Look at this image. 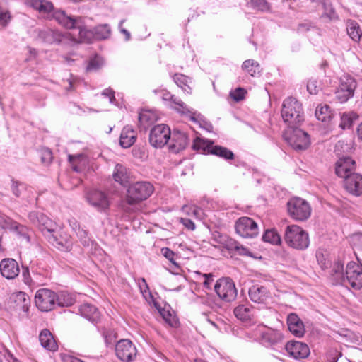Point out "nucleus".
I'll return each instance as SVG.
<instances>
[{
  "label": "nucleus",
  "instance_id": "obj_63",
  "mask_svg": "<svg viewBox=\"0 0 362 362\" xmlns=\"http://www.w3.org/2000/svg\"><path fill=\"white\" fill-rule=\"evenodd\" d=\"M4 250H5L1 245V238L0 237V256L4 255Z\"/></svg>",
  "mask_w": 362,
  "mask_h": 362
},
{
  "label": "nucleus",
  "instance_id": "obj_29",
  "mask_svg": "<svg viewBox=\"0 0 362 362\" xmlns=\"http://www.w3.org/2000/svg\"><path fill=\"white\" fill-rule=\"evenodd\" d=\"M27 5L45 16H49L54 10L52 3L47 0H28Z\"/></svg>",
  "mask_w": 362,
  "mask_h": 362
},
{
  "label": "nucleus",
  "instance_id": "obj_3",
  "mask_svg": "<svg viewBox=\"0 0 362 362\" xmlns=\"http://www.w3.org/2000/svg\"><path fill=\"white\" fill-rule=\"evenodd\" d=\"M53 18L62 26L68 29L78 28L79 37L82 42H90L93 33L83 28L81 17L67 15L64 11H56L52 14Z\"/></svg>",
  "mask_w": 362,
  "mask_h": 362
},
{
  "label": "nucleus",
  "instance_id": "obj_26",
  "mask_svg": "<svg viewBox=\"0 0 362 362\" xmlns=\"http://www.w3.org/2000/svg\"><path fill=\"white\" fill-rule=\"evenodd\" d=\"M249 296L252 302L264 304L270 298V293L266 287L256 284L250 288Z\"/></svg>",
  "mask_w": 362,
  "mask_h": 362
},
{
  "label": "nucleus",
  "instance_id": "obj_33",
  "mask_svg": "<svg viewBox=\"0 0 362 362\" xmlns=\"http://www.w3.org/2000/svg\"><path fill=\"white\" fill-rule=\"evenodd\" d=\"M169 99L174 104L173 106V108L182 114L189 115L191 120L197 121L196 113L188 109L185 104L180 99L175 97L174 95H170Z\"/></svg>",
  "mask_w": 362,
  "mask_h": 362
},
{
  "label": "nucleus",
  "instance_id": "obj_6",
  "mask_svg": "<svg viewBox=\"0 0 362 362\" xmlns=\"http://www.w3.org/2000/svg\"><path fill=\"white\" fill-rule=\"evenodd\" d=\"M287 211L293 220L304 221L310 216L312 210L306 200L300 197H293L287 202Z\"/></svg>",
  "mask_w": 362,
  "mask_h": 362
},
{
  "label": "nucleus",
  "instance_id": "obj_52",
  "mask_svg": "<svg viewBox=\"0 0 362 362\" xmlns=\"http://www.w3.org/2000/svg\"><path fill=\"white\" fill-rule=\"evenodd\" d=\"M11 14L8 11H0V25L5 27L11 20Z\"/></svg>",
  "mask_w": 362,
  "mask_h": 362
},
{
  "label": "nucleus",
  "instance_id": "obj_38",
  "mask_svg": "<svg viewBox=\"0 0 362 362\" xmlns=\"http://www.w3.org/2000/svg\"><path fill=\"white\" fill-rule=\"evenodd\" d=\"M75 298L71 294L66 291H62L57 294V300L56 305L59 307H69L74 305Z\"/></svg>",
  "mask_w": 362,
  "mask_h": 362
},
{
  "label": "nucleus",
  "instance_id": "obj_54",
  "mask_svg": "<svg viewBox=\"0 0 362 362\" xmlns=\"http://www.w3.org/2000/svg\"><path fill=\"white\" fill-rule=\"evenodd\" d=\"M76 234L81 239L83 245L88 243V232L86 230L79 228Z\"/></svg>",
  "mask_w": 362,
  "mask_h": 362
},
{
  "label": "nucleus",
  "instance_id": "obj_50",
  "mask_svg": "<svg viewBox=\"0 0 362 362\" xmlns=\"http://www.w3.org/2000/svg\"><path fill=\"white\" fill-rule=\"evenodd\" d=\"M320 87L317 86V81L315 79H310L307 84V90L312 95H316L318 93Z\"/></svg>",
  "mask_w": 362,
  "mask_h": 362
},
{
  "label": "nucleus",
  "instance_id": "obj_61",
  "mask_svg": "<svg viewBox=\"0 0 362 362\" xmlns=\"http://www.w3.org/2000/svg\"><path fill=\"white\" fill-rule=\"evenodd\" d=\"M357 132L359 139L362 141V123L358 126Z\"/></svg>",
  "mask_w": 362,
  "mask_h": 362
},
{
  "label": "nucleus",
  "instance_id": "obj_56",
  "mask_svg": "<svg viewBox=\"0 0 362 362\" xmlns=\"http://www.w3.org/2000/svg\"><path fill=\"white\" fill-rule=\"evenodd\" d=\"M102 95L108 97L110 103H112L115 100V92L110 88L105 89L103 91Z\"/></svg>",
  "mask_w": 362,
  "mask_h": 362
},
{
  "label": "nucleus",
  "instance_id": "obj_24",
  "mask_svg": "<svg viewBox=\"0 0 362 362\" xmlns=\"http://www.w3.org/2000/svg\"><path fill=\"white\" fill-rule=\"evenodd\" d=\"M49 243L62 251H70L72 248L71 237L66 233L57 235L54 233L47 235Z\"/></svg>",
  "mask_w": 362,
  "mask_h": 362
},
{
  "label": "nucleus",
  "instance_id": "obj_40",
  "mask_svg": "<svg viewBox=\"0 0 362 362\" xmlns=\"http://www.w3.org/2000/svg\"><path fill=\"white\" fill-rule=\"evenodd\" d=\"M262 239L264 242L276 245H279L281 242V236L274 229L266 230L262 236Z\"/></svg>",
  "mask_w": 362,
  "mask_h": 362
},
{
  "label": "nucleus",
  "instance_id": "obj_58",
  "mask_svg": "<svg viewBox=\"0 0 362 362\" xmlns=\"http://www.w3.org/2000/svg\"><path fill=\"white\" fill-rule=\"evenodd\" d=\"M142 284L139 285L140 290L142 293H146L147 291H148V286L147 285V283L145 280V279H141Z\"/></svg>",
  "mask_w": 362,
  "mask_h": 362
},
{
  "label": "nucleus",
  "instance_id": "obj_35",
  "mask_svg": "<svg viewBox=\"0 0 362 362\" xmlns=\"http://www.w3.org/2000/svg\"><path fill=\"white\" fill-rule=\"evenodd\" d=\"M233 313L235 317L242 321H248L253 316L251 308L244 305L237 306Z\"/></svg>",
  "mask_w": 362,
  "mask_h": 362
},
{
  "label": "nucleus",
  "instance_id": "obj_23",
  "mask_svg": "<svg viewBox=\"0 0 362 362\" xmlns=\"http://www.w3.org/2000/svg\"><path fill=\"white\" fill-rule=\"evenodd\" d=\"M288 354L296 359L305 358L310 354L309 347L300 341H291L286 344Z\"/></svg>",
  "mask_w": 362,
  "mask_h": 362
},
{
  "label": "nucleus",
  "instance_id": "obj_57",
  "mask_svg": "<svg viewBox=\"0 0 362 362\" xmlns=\"http://www.w3.org/2000/svg\"><path fill=\"white\" fill-rule=\"evenodd\" d=\"M124 20H122V21L119 22V30H120V32H121L122 34H124V36H125V40H126L127 41H128V40H130V38H131V35H130V33H129L127 30H126V29H124V28H122V24L124 23Z\"/></svg>",
  "mask_w": 362,
  "mask_h": 362
},
{
  "label": "nucleus",
  "instance_id": "obj_44",
  "mask_svg": "<svg viewBox=\"0 0 362 362\" xmlns=\"http://www.w3.org/2000/svg\"><path fill=\"white\" fill-rule=\"evenodd\" d=\"M103 64L102 58L96 56L94 58L91 59L87 66V71H97L99 69Z\"/></svg>",
  "mask_w": 362,
  "mask_h": 362
},
{
  "label": "nucleus",
  "instance_id": "obj_51",
  "mask_svg": "<svg viewBox=\"0 0 362 362\" xmlns=\"http://www.w3.org/2000/svg\"><path fill=\"white\" fill-rule=\"evenodd\" d=\"M163 255L168 259L171 263L177 265L175 260V252L168 247H164L161 250Z\"/></svg>",
  "mask_w": 362,
  "mask_h": 362
},
{
  "label": "nucleus",
  "instance_id": "obj_11",
  "mask_svg": "<svg viewBox=\"0 0 362 362\" xmlns=\"http://www.w3.org/2000/svg\"><path fill=\"white\" fill-rule=\"evenodd\" d=\"M214 291L218 296L226 302L233 301L238 294L234 282L228 277L217 280L214 285Z\"/></svg>",
  "mask_w": 362,
  "mask_h": 362
},
{
  "label": "nucleus",
  "instance_id": "obj_42",
  "mask_svg": "<svg viewBox=\"0 0 362 362\" xmlns=\"http://www.w3.org/2000/svg\"><path fill=\"white\" fill-rule=\"evenodd\" d=\"M155 120V115L149 111H143L139 115V122L144 127L146 128V124H150Z\"/></svg>",
  "mask_w": 362,
  "mask_h": 362
},
{
  "label": "nucleus",
  "instance_id": "obj_47",
  "mask_svg": "<svg viewBox=\"0 0 362 362\" xmlns=\"http://www.w3.org/2000/svg\"><path fill=\"white\" fill-rule=\"evenodd\" d=\"M353 123V117L351 114L344 113L341 117V123L339 127L342 129H349L351 127Z\"/></svg>",
  "mask_w": 362,
  "mask_h": 362
},
{
  "label": "nucleus",
  "instance_id": "obj_4",
  "mask_svg": "<svg viewBox=\"0 0 362 362\" xmlns=\"http://www.w3.org/2000/svg\"><path fill=\"white\" fill-rule=\"evenodd\" d=\"M284 238L286 243L292 248L305 250L309 246L308 233L297 225L288 226Z\"/></svg>",
  "mask_w": 362,
  "mask_h": 362
},
{
  "label": "nucleus",
  "instance_id": "obj_27",
  "mask_svg": "<svg viewBox=\"0 0 362 362\" xmlns=\"http://www.w3.org/2000/svg\"><path fill=\"white\" fill-rule=\"evenodd\" d=\"M287 325L289 331L296 337H301L304 335V324L296 314L291 313L288 315Z\"/></svg>",
  "mask_w": 362,
  "mask_h": 362
},
{
  "label": "nucleus",
  "instance_id": "obj_20",
  "mask_svg": "<svg viewBox=\"0 0 362 362\" xmlns=\"http://www.w3.org/2000/svg\"><path fill=\"white\" fill-rule=\"evenodd\" d=\"M343 186L349 194L359 197L362 195V175L356 173L344 180Z\"/></svg>",
  "mask_w": 362,
  "mask_h": 362
},
{
  "label": "nucleus",
  "instance_id": "obj_37",
  "mask_svg": "<svg viewBox=\"0 0 362 362\" xmlns=\"http://www.w3.org/2000/svg\"><path fill=\"white\" fill-rule=\"evenodd\" d=\"M316 118L322 122H329L332 117V113L327 105H318L315 112Z\"/></svg>",
  "mask_w": 362,
  "mask_h": 362
},
{
  "label": "nucleus",
  "instance_id": "obj_36",
  "mask_svg": "<svg viewBox=\"0 0 362 362\" xmlns=\"http://www.w3.org/2000/svg\"><path fill=\"white\" fill-rule=\"evenodd\" d=\"M112 177L115 181L122 185H124L127 182L128 178L126 167L122 164H117L115 167Z\"/></svg>",
  "mask_w": 362,
  "mask_h": 362
},
{
  "label": "nucleus",
  "instance_id": "obj_15",
  "mask_svg": "<svg viewBox=\"0 0 362 362\" xmlns=\"http://www.w3.org/2000/svg\"><path fill=\"white\" fill-rule=\"evenodd\" d=\"M117 357L123 362L133 361L137 355V349L129 339H121L115 345Z\"/></svg>",
  "mask_w": 362,
  "mask_h": 362
},
{
  "label": "nucleus",
  "instance_id": "obj_1",
  "mask_svg": "<svg viewBox=\"0 0 362 362\" xmlns=\"http://www.w3.org/2000/svg\"><path fill=\"white\" fill-rule=\"evenodd\" d=\"M281 116L284 122L287 124L288 129L300 126L304 121L302 105L293 97L284 100L282 105Z\"/></svg>",
  "mask_w": 362,
  "mask_h": 362
},
{
  "label": "nucleus",
  "instance_id": "obj_64",
  "mask_svg": "<svg viewBox=\"0 0 362 362\" xmlns=\"http://www.w3.org/2000/svg\"><path fill=\"white\" fill-rule=\"evenodd\" d=\"M194 362H207L202 358H196L194 359Z\"/></svg>",
  "mask_w": 362,
  "mask_h": 362
},
{
  "label": "nucleus",
  "instance_id": "obj_17",
  "mask_svg": "<svg viewBox=\"0 0 362 362\" xmlns=\"http://www.w3.org/2000/svg\"><path fill=\"white\" fill-rule=\"evenodd\" d=\"M1 220V223L4 225L3 230H9L15 233L19 238L25 240L27 243L30 242V230L26 226L18 223L8 216L6 219Z\"/></svg>",
  "mask_w": 362,
  "mask_h": 362
},
{
  "label": "nucleus",
  "instance_id": "obj_39",
  "mask_svg": "<svg viewBox=\"0 0 362 362\" xmlns=\"http://www.w3.org/2000/svg\"><path fill=\"white\" fill-rule=\"evenodd\" d=\"M346 30L348 35L354 41L358 42L360 40L362 32L356 21H351L348 22Z\"/></svg>",
  "mask_w": 362,
  "mask_h": 362
},
{
  "label": "nucleus",
  "instance_id": "obj_43",
  "mask_svg": "<svg viewBox=\"0 0 362 362\" xmlns=\"http://www.w3.org/2000/svg\"><path fill=\"white\" fill-rule=\"evenodd\" d=\"M95 37L98 39H107L110 35V28L108 25H101L95 28Z\"/></svg>",
  "mask_w": 362,
  "mask_h": 362
},
{
  "label": "nucleus",
  "instance_id": "obj_19",
  "mask_svg": "<svg viewBox=\"0 0 362 362\" xmlns=\"http://www.w3.org/2000/svg\"><path fill=\"white\" fill-rule=\"evenodd\" d=\"M0 272L1 276L6 279H14L20 273L18 263L13 258L3 259L0 262Z\"/></svg>",
  "mask_w": 362,
  "mask_h": 362
},
{
  "label": "nucleus",
  "instance_id": "obj_5",
  "mask_svg": "<svg viewBox=\"0 0 362 362\" xmlns=\"http://www.w3.org/2000/svg\"><path fill=\"white\" fill-rule=\"evenodd\" d=\"M153 191L154 187L151 183L136 182L128 187L125 202L129 205L136 204L148 199Z\"/></svg>",
  "mask_w": 362,
  "mask_h": 362
},
{
  "label": "nucleus",
  "instance_id": "obj_13",
  "mask_svg": "<svg viewBox=\"0 0 362 362\" xmlns=\"http://www.w3.org/2000/svg\"><path fill=\"white\" fill-rule=\"evenodd\" d=\"M356 88L355 79L349 75H344L340 78L339 85L336 91L337 100L344 103L354 96Z\"/></svg>",
  "mask_w": 362,
  "mask_h": 362
},
{
  "label": "nucleus",
  "instance_id": "obj_32",
  "mask_svg": "<svg viewBox=\"0 0 362 362\" xmlns=\"http://www.w3.org/2000/svg\"><path fill=\"white\" fill-rule=\"evenodd\" d=\"M39 340L42 347L54 351L57 349V344L49 330L45 329L39 335Z\"/></svg>",
  "mask_w": 362,
  "mask_h": 362
},
{
  "label": "nucleus",
  "instance_id": "obj_7",
  "mask_svg": "<svg viewBox=\"0 0 362 362\" xmlns=\"http://www.w3.org/2000/svg\"><path fill=\"white\" fill-rule=\"evenodd\" d=\"M85 199L87 203L98 212L105 213L110 206L109 195L101 190L91 189L86 192Z\"/></svg>",
  "mask_w": 362,
  "mask_h": 362
},
{
  "label": "nucleus",
  "instance_id": "obj_48",
  "mask_svg": "<svg viewBox=\"0 0 362 362\" xmlns=\"http://www.w3.org/2000/svg\"><path fill=\"white\" fill-rule=\"evenodd\" d=\"M252 6L257 10L267 11L269 10V5L266 0H252Z\"/></svg>",
  "mask_w": 362,
  "mask_h": 362
},
{
  "label": "nucleus",
  "instance_id": "obj_14",
  "mask_svg": "<svg viewBox=\"0 0 362 362\" xmlns=\"http://www.w3.org/2000/svg\"><path fill=\"white\" fill-rule=\"evenodd\" d=\"M171 132L170 128L160 124L154 126L149 134V143L155 148H162L170 140Z\"/></svg>",
  "mask_w": 362,
  "mask_h": 362
},
{
  "label": "nucleus",
  "instance_id": "obj_18",
  "mask_svg": "<svg viewBox=\"0 0 362 362\" xmlns=\"http://www.w3.org/2000/svg\"><path fill=\"white\" fill-rule=\"evenodd\" d=\"M28 218L43 233L46 234L47 233L49 235L54 233V230L52 228V221L45 214L38 211H32L28 214Z\"/></svg>",
  "mask_w": 362,
  "mask_h": 362
},
{
  "label": "nucleus",
  "instance_id": "obj_28",
  "mask_svg": "<svg viewBox=\"0 0 362 362\" xmlns=\"http://www.w3.org/2000/svg\"><path fill=\"white\" fill-rule=\"evenodd\" d=\"M78 311L81 316L93 323H97L100 318V313L98 308L90 303H83L80 305Z\"/></svg>",
  "mask_w": 362,
  "mask_h": 362
},
{
  "label": "nucleus",
  "instance_id": "obj_8",
  "mask_svg": "<svg viewBox=\"0 0 362 362\" xmlns=\"http://www.w3.org/2000/svg\"><path fill=\"white\" fill-rule=\"evenodd\" d=\"M193 148L194 149H202L209 153L217 156L226 160H233L234 153L226 147L214 145L213 141L197 138L194 141Z\"/></svg>",
  "mask_w": 362,
  "mask_h": 362
},
{
  "label": "nucleus",
  "instance_id": "obj_45",
  "mask_svg": "<svg viewBox=\"0 0 362 362\" xmlns=\"http://www.w3.org/2000/svg\"><path fill=\"white\" fill-rule=\"evenodd\" d=\"M40 160L42 164L47 165L52 160V153L48 148H42L40 152Z\"/></svg>",
  "mask_w": 362,
  "mask_h": 362
},
{
  "label": "nucleus",
  "instance_id": "obj_46",
  "mask_svg": "<svg viewBox=\"0 0 362 362\" xmlns=\"http://www.w3.org/2000/svg\"><path fill=\"white\" fill-rule=\"evenodd\" d=\"M332 272L336 278L345 281V275L344 273V264L341 261L337 262L333 267Z\"/></svg>",
  "mask_w": 362,
  "mask_h": 362
},
{
  "label": "nucleus",
  "instance_id": "obj_2",
  "mask_svg": "<svg viewBox=\"0 0 362 362\" xmlns=\"http://www.w3.org/2000/svg\"><path fill=\"white\" fill-rule=\"evenodd\" d=\"M351 149L350 145L339 141L335 146V152L339 156V160L335 163L336 175L344 180L352 174H355L356 164L354 160L349 156L342 155Z\"/></svg>",
  "mask_w": 362,
  "mask_h": 362
},
{
  "label": "nucleus",
  "instance_id": "obj_49",
  "mask_svg": "<svg viewBox=\"0 0 362 362\" xmlns=\"http://www.w3.org/2000/svg\"><path fill=\"white\" fill-rule=\"evenodd\" d=\"M245 93V89L238 88L233 91H231L230 95L235 101L238 102L244 98Z\"/></svg>",
  "mask_w": 362,
  "mask_h": 362
},
{
  "label": "nucleus",
  "instance_id": "obj_53",
  "mask_svg": "<svg viewBox=\"0 0 362 362\" xmlns=\"http://www.w3.org/2000/svg\"><path fill=\"white\" fill-rule=\"evenodd\" d=\"M180 222L185 226V227L190 230H194L195 229L194 223L187 218H181L180 219Z\"/></svg>",
  "mask_w": 362,
  "mask_h": 362
},
{
  "label": "nucleus",
  "instance_id": "obj_9",
  "mask_svg": "<svg viewBox=\"0 0 362 362\" xmlns=\"http://www.w3.org/2000/svg\"><path fill=\"white\" fill-rule=\"evenodd\" d=\"M284 139L295 150H305L310 145L308 134L298 127L288 129L284 134Z\"/></svg>",
  "mask_w": 362,
  "mask_h": 362
},
{
  "label": "nucleus",
  "instance_id": "obj_59",
  "mask_svg": "<svg viewBox=\"0 0 362 362\" xmlns=\"http://www.w3.org/2000/svg\"><path fill=\"white\" fill-rule=\"evenodd\" d=\"M204 278H205V280L204 281V286H206V288H209V284L211 283V281H213L212 279H210V278L212 277V275L211 274H204Z\"/></svg>",
  "mask_w": 362,
  "mask_h": 362
},
{
  "label": "nucleus",
  "instance_id": "obj_62",
  "mask_svg": "<svg viewBox=\"0 0 362 362\" xmlns=\"http://www.w3.org/2000/svg\"><path fill=\"white\" fill-rule=\"evenodd\" d=\"M308 30L309 28L306 25H304V24H300L298 27V30L299 31H303V30Z\"/></svg>",
  "mask_w": 362,
  "mask_h": 362
},
{
  "label": "nucleus",
  "instance_id": "obj_21",
  "mask_svg": "<svg viewBox=\"0 0 362 362\" xmlns=\"http://www.w3.org/2000/svg\"><path fill=\"white\" fill-rule=\"evenodd\" d=\"M261 343L266 346L277 344L282 339V334L276 329L262 326L259 329Z\"/></svg>",
  "mask_w": 362,
  "mask_h": 362
},
{
  "label": "nucleus",
  "instance_id": "obj_22",
  "mask_svg": "<svg viewBox=\"0 0 362 362\" xmlns=\"http://www.w3.org/2000/svg\"><path fill=\"white\" fill-rule=\"evenodd\" d=\"M170 140L169 149L175 153L184 150L187 146L189 141L187 134L179 130L173 132Z\"/></svg>",
  "mask_w": 362,
  "mask_h": 362
},
{
  "label": "nucleus",
  "instance_id": "obj_34",
  "mask_svg": "<svg viewBox=\"0 0 362 362\" xmlns=\"http://www.w3.org/2000/svg\"><path fill=\"white\" fill-rule=\"evenodd\" d=\"M242 69L253 77L259 76L262 71L259 64L253 59L245 60L242 64Z\"/></svg>",
  "mask_w": 362,
  "mask_h": 362
},
{
  "label": "nucleus",
  "instance_id": "obj_16",
  "mask_svg": "<svg viewBox=\"0 0 362 362\" xmlns=\"http://www.w3.org/2000/svg\"><path fill=\"white\" fill-rule=\"evenodd\" d=\"M345 280L356 289L362 288V268L355 262H349L346 268Z\"/></svg>",
  "mask_w": 362,
  "mask_h": 362
},
{
  "label": "nucleus",
  "instance_id": "obj_10",
  "mask_svg": "<svg viewBox=\"0 0 362 362\" xmlns=\"http://www.w3.org/2000/svg\"><path fill=\"white\" fill-rule=\"evenodd\" d=\"M57 294L48 288H40L35 295L36 307L42 312L52 310L56 306Z\"/></svg>",
  "mask_w": 362,
  "mask_h": 362
},
{
  "label": "nucleus",
  "instance_id": "obj_60",
  "mask_svg": "<svg viewBox=\"0 0 362 362\" xmlns=\"http://www.w3.org/2000/svg\"><path fill=\"white\" fill-rule=\"evenodd\" d=\"M23 276L24 277L25 282L26 284H29L30 281H29V279L28 278V276H29V272H28V269L27 267L23 270Z\"/></svg>",
  "mask_w": 362,
  "mask_h": 362
},
{
  "label": "nucleus",
  "instance_id": "obj_12",
  "mask_svg": "<svg viewBox=\"0 0 362 362\" xmlns=\"http://www.w3.org/2000/svg\"><path fill=\"white\" fill-rule=\"evenodd\" d=\"M236 233L245 238H253L258 235L259 228L257 223L251 218L243 216L235 224Z\"/></svg>",
  "mask_w": 362,
  "mask_h": 362
},
{
  "label": "nucleus",
  "instance_id": "obj_25",
  "mask_svg": "<svg viewBox=\"0 0 362 362\" xmlns=\"http://www.w3.org/2000/svg\"><path fill=\"white\" fill-rule=\"evenodd\" d=\"M39 37L49 44L60 43L68 39L69 34L57 30L45 29L40 32Z\"/></svg>",
  "mask_w": 362,
  "mask_h": 362
},
{
  "label": "nucleus",
  "instance_id": "obj_55",
  "mask_svg": "<svg viewBox=\"0 0 362 362\" xmlns=\"http://www.w3.org/2000/svg\"><path fill=\"white\" fill-rule=\"evenodd\" d=\"M174 81L180 86H182V84H185V83L187 81L186 76L182 74H176L173 76Z\"/></svg>",
  "mask_w": 362,
  "mask_h": 362
},
{
  "label": "nucleus",
  "instance_id": "obj_31",
  "mask_svg": "<svg viewBox=\"0 0 362 362\" xmlns=\"http://www.w3.org/2000/svg\"><path fill=\"white\" fill-rule=\"evenodd\" d=\"M14 303V308L19 311L27 312L29 309L30 300L28 296L24 292H18L12 296Z\"/></svg>",
  "mask_w": 362,
  "mask_h": 362
},
{
  "label": "nucleus",
  "instance_id": "obj_41",
  "mask_svg": "<svg viewBox=\"0 0 362 362\" xmlns=\"http://www.w3.org/2000/svg\"><path fill=\"white\" fill-rule=\"evenodd\" d=\"M11 190L13 194L16 197H22L24 198L26 197V190L27 187L25 184L13 181L11 185Z\"/></svg>",
  "mask_w": 362,
  "mask_h": 362
},
{
  "label": "nucleus",
  "instance_id": "obj_30",
  "mask_svg": "<svg viewBox=\"0 0 362 362\" xmlns=\"http://www.w3.org/2000/svg\"><path fill=\"white\" fill-rule=\"evenodd\" d=\"M136 134L129 126L124 127L121 132L119 144L122 148H127L132 146L136 141Z\"/></svg>",
  "mask_w": 362,
  "mask_h": 362
}]
</instances>
